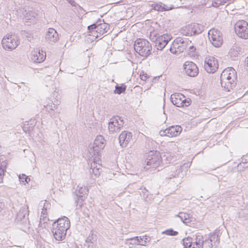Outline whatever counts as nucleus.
<instances>
[{
  "label": "nucleus",
  "instance_id": "obj_23",
  "mask_svg": "<svg viewBox=\"0 0 248 248\" xmlns=\"http://www.w3.org/2000/svg\"><path fill=\"white\" fill-rule=\"evenodd\" d=\"M45 38L49 43H55L59 40V35L55 29L49 28L46 34Z\"/></svg>",
  "mask_w": 248,
  "mask_h": 248
},
{
  "label": "nucleus",
  "instance_id": "obj_13",
  "mask_svg": "<svg viewBox=\"0 0 248 248\" xmlns=\"http://www.w3.org/2000/svg\"><path fill=\"white\" fill-rule=\"evenodd\" d=\"M204 67L207 72L215 73L218 68L217 59L213 56L206 57L204 60Z\"/></svg>",
  "mask_w": 248,
  "mask_h": 248
},
{
  "label": "nucleus",
  "instance_id": "obj_32",
  "mask_svg": "<svg viewBox=\"0 0 248 248\" xmlns=\"http://www.w3.org/2000/svg\"><path fill=\"white\" fill-rule=\"evenodd\" d=\"M161 155V161H166V163H170L173 159V156L170 153H165Z\"/></svg>",
  "mask_w": 248,
  "mask_h": 248
},
{
  "label": "nucleus",
  "instance_id": "obj_8",
  "mask_svg": "<svg viewBox=\"0 0 248 248\" xmlns=\"http://www.w3.org/2000/svg\"><path fill=\"white\" fill-rule=\"evenodd\" d=\"M88 29L89 31V32L91 33L90 35L97 38L107 32L109 27L107 24L103 23L98 25L93 24L89 26Z\"/></svg>",
  "mask_w": 248,
  "mask_h": 248
},
{
  "label": "nucleus",
  "instance_id": "obj_12",
  "mask_svg": "<svg viewBox=\"0 0 248 248\" xmlns=\"http://www.w3.org/2000/svg\"><path fill=\"white\" fill-rule=\"evenodd\" d=\"M50 204L46 201H42L39 203V207L41 208L42 211L40 216V221L39 226L41 227L46 228V223L49 220L47 217V210L50 209Z\"/></svg>",
  "mask_w": 248,
  "mask_h": 248
},
{
  "label": "nucleus",
  "instance_id": "obj_1",
  "mask_svg": "<svg viewBox=\"0 0 248 248\" xmlns=\"http://www.w3.org/2000/svg\"><path fill=\"white\" fill-rule=\"evenodd\" d=\"M236 82L237 73L232 67H228L221 73L220 83L224 90L230 92L235 88Z\"/></svg>",
  "mask_w": 248,
  "mask_h": 248
},
{
  "label": "nucleus",
  "instance_id": "obj_38",
  "mask_svg": "<svg viewBox=\"0 0 248 248\" xmlns=\"http://www.w3.org/2000/svg\"><path fill=\"white\" fill-rule=\"evenodd\" d=\"M78 192L77 194L78 195H83V197L85 198V195L88 193V189L85 186H78Z\"/></svg>",
  "mask_w": 248,
  "mask_h": 248
},
{
  "label": "nucleus",
  "instance_id": "obj_54",
  "mask_svg": "<svg viewBox=\"0 0 248 248\" xmlns=\"http://www.w3.org/2000/svg\"><path fill=\"white\" fill-rule=\"evenodd\" d=\"M188 47H189V51L191 52H193L195 50V48L193 46L189 45Z\"/></svg>",
  "mask_w": 248,
  "mask_h": 248
},
{
  "label": "nucleus",
  "instance_id": "obj_14",
  "mask_svg": "<svg viewBox=\"0 0 248 248\" xmlns=\"http://www.w3.org/2000/svg\"><path fill=\"white\" fill-rule=\"evenodd\" d=\"M124 124V120L119 116L112 117L108 123V129L111 133L119 132Z\"/></svg>",
  "mask_w": 248,
  "mask_h": 248
},
{
  "label": "nucleus",
  "instance_id": "obj_45",
  "mask_svg": "<svg viewBox=\"0 0 248 248\" xmlns=\"http://www.w3.org/2000/svg\"><path fill=\"white\" fill-rule=\"evenodd\" d=\"M162 233L170 236H175L178 233L177 231H175L172 229L167 230L163 232Z\"/></svg>",
  "mask_w": 248,
  "mask_h": 248
},
{
  "label": "nucleus",
  "instance_id": "obj_15",
  "mask_svg": "<svg viewBox=\"0 0 248 248\" xmlns=\"http://www.w3.org/2000/svg\"><path fill=\"white\" fill-rule=\"evenodd\" d=\"M204 30V26L197 23H192L186 26L183 33L186 36H192L201 33Z\"/></svg>",
  "mask_w": 248,
  "mask_h": 248
},
{
  "label": "nucleus",
  "instance_id": "obj_28",
  "mask_svg": "<svg viewBox=\"0 0 248 248\" xmlns=\"http://www.w3.org/2000/svg\"><path fill=\"white\" fill-rule=\"evenodd\" d=\"M176 216L179 217L181 221L185 224L189 223L192 221V217L189 214L184 212H180L179 214Z\"/></svg>",
  "mask_w": 248,
  "mask_h": 248
},
{
  "label": "nucleus",
  "instance_id": "obj_3",
  "mask_svg": "<svg viewBox=\"0 0 248 248\" xmlns=\"http://www.w3.org/2000/svg\"><path fill=\"white\" fill-rule=\"evenodd\" d=\"M146 160L142 163V170H155L161 162L160 153L156 151H150L145 155Z\"/></svg>",
  "mask_w": 248,
  "mask_h": 248
},
{
  "label": "nucleus",
  "instance_id": "obj_21",
  "mask_svg": "<svg viewBox=\"0 0 248 248\" xmlns=\"http://www.w3.org/2000/svg\"><path fill=\"white\" fill-rule=\"evenodd\" d=\"M170 35L163 34L157 37L155 39V46L158 50H162L170 40Z\"/></svg>",
  "mask_w": 248,
  "mask_h": 248
},
{
  "label": "nucleus",
  "instance_id": "obj_16",
  "mask_svg": "<svg viewBox=\"0 0 248 248\" xmlns=\"http://www.w3.org/2000/svg\"><path fill=\"white\" fill-rule=\"evenodd\" d=\"M184 70L186 74L190 77H195L199 73L198 67L192 62H185L184 64Z\"/></svg>",
  "mask_w": 248,
  "mask_h": 248
},
{
  "label": "nucleus",
  "instance_id": "obj_35",
  "mask_svg": "<svg viewBox=\"0 0 248 248\" xmlns=\"http://www.w3.org/2000/svg\"><path fill=\"white\" fill-rule=\"evenodd\" d=\"M151 76L148 75L147 74L145 73L143 71L140 72V80L143 81L142 83L140 82V85L144 86L145 84L146 86L147 83V81H150Z\"/></svg>",
  "mask_w": 248,
  "mask_h": 248
},
{
  "label": "nucleus",
  "instance_id": "obj_43",
  "mask_svg": "<svg viewBox=\"0 0 248 248\" xmlns=\"http://www.w3.org/2000/svg\"><path fill=\"white\" fill-rule=\"evenodd\" d=\"M228 0H214L212 5L215 7H217L220 5H224Z\"/></svg>",
  "mask_w": 248,
  "mask_h": 248
},
{
  "label": "nucleus",
  "instance_id": "obj_59",
  "mask_svg": "<svg viewBox=\"0 0 248 248\" xmlns=\"http://www.w3.org/2000/svg\"><path fill=\"white\" fill-rule=\"evenodd\" d=\"M140 90H141V91H142V90H143V88H142V87H140Z\"/></svg>",
  "mask_w": 248,
  "mask_h": 248
},
{
  "label": "nucleus",
  "instance_id": "obj_57",
  "mask_svg": "<svg viewBox=\"0 0 248 248\" xmlns=\"http://www.w3.org/2000/svg\"><path fill=\"white\" fill-rule=\"evenodd\" d=\"M245 63H246V68L247 69V71H248V57H247V60H246L245 61Z\"/></svg>",
  "mask_w": 248,
  "mask_h": 248
},
{
  "label": "nucleus",
  "instance_id": "obj_30",
  "mask_svg": "<svg viewBox=\"0 0 248 248\" xmlns=\"http://www.w3.org/2000/svg\"><path fill=\"white\" fill-rule=\"evenodd\" d=\"M141 8L140 11L143 12L144 15H145L153 9V3L151 4L148 2H144V3H142Z\"/></svg>",
  "mask_w": 248,
  "mask_h": 248
},
{
  "label": "nucleus",
  "instance_id": "obj_2",
  "mask_svg": "<svg viewBox=\"0 0 248 248\" xmlns=\"http://www.w3.org/2000/svg\"><path fill=\"white\" fill-rule=\"evenodd\" d=\"M52 226V232L55 239L62 241L65 238L66 232L70 227V222L67 217L64 216L58 218Z\"/></svg>",
  "mask_w": 248,
  "mask_h": 248
},
{
  "label": "nucleus",
  "instance_id": "obj_19",
  "mask_svg": "<svg viewBox=\"0 0 248 248\" xmlns=\"http://www.w3.org/2000/svg\"><path fill=\"white\" fill-rule=\"evenodd\" d=\"M93 161L91 162V169L90 170V172L92 174V177H93V174L95 177H98L101 171L102 168L101 165L99 163V158L97 157H93Z\"/></svg>",
  "mask_w": 248,
  "mask_h": 248
},
{
  "label": "nucleus",
  "instance_id": "obj_9",
  "mask_svg": "<svg viewBox=\"0 0 248 248\" xmlns=\"http://www.w3.org/2000/svg\"><path fill=\"white\" fill-rule=\"evenodd\" d=\"M208 38L212 45L216 47H220L223 43V37L221 31L214 28L211 29L208 32Z\"/></svg>",
  "mask_w": 248,
  "mask_h": 248
},
{
  "label": "nucleus",
  "instance_id": "obj_55",
  "mask_svg": "<svg viewBox=\"0 0 248 248\" xmlns=\"http://www.w3.org/2000/svg\"><path fill=\"white\" fill-rule=\"evenodd\" d=\"M241 162H243L245 164H248V160L245 158H242Z\"/></svg>",
  "mask_w": 248,
  "mask_h": 248
},
{
  "label": "nucleus",
  "instance_id": "obj_26",
  "mask_svg": "<svg viewBox=\"0 0 248 248\" xmlns=\"http://www.w3.org/2000/svg\"><path fill=\"white\" fill-rule=\"evenodd\" d=\"M167 128L168 137H176L180 135L182 130V128L179 125H173Z\"/></svg>",
  "mask_w": 248,
  "mask_h": 248
},
{
  "label": "nucleus",
  "instance_id": "obj_36",
  "mask_svg": "<svg viewBox=\"0 0 248 248\" xmlns=\"http://www.w3.org/2000/svg\"><path fill=\"white\" fill-rule=\"evenodd\" d=\"M159 78V76L155 77L154 78H152V77H151L150 81H147V84L144 87V89L145 90H147L150 89L151 86L153 85V83H155L156 82H157Z\"/></svg>",
  "mask_w": 248,
  "mask_h": 248
},
{
  "label": "nucleus",
  "instance_id": "obj_58",
  "mask_svg": "<svg viewBox=\"0 0 248 248\" xmlns=\"http://www.w3.org/2000/svg\"><path fill=\"white\" fill-rule=\"evenodd\" d=\"M150 21L149 20H146L145 24L148 25V28L150 27Z\"/></svg>",
  "mask_w": 248,
  "mask_h": 248
},
{
  "label": "nucleus",
  "instance_id": "obj_39",
  "mask_svg": "<svg viewBox=\"0 0 248 248\" xmlns=\"http://www.w3.org/2000/svg\"><path fill=\"white\" fill-rule=\"evenodd\" d=\"M59 103L60 101L57 100L56 101H54L52 103H51V105L47 104L46 106H44V107H46L47 110H53L57 108V106L59 105Z\"/></svg>",
  "mask_w": 248,
  "mask_h": 248
},
{
  "label": "nucleus",
  "instance_id": "obj_41",
  "mask_svg": "<svg viewBox=\"0 0 248 248\" xmlns=\"http://www.w3.org/2000/svg\"><path fill=\"white\" fill-rule=\"evenodd\" d=\"M126 90V86L124 84H122L121 86H116L114 93L120 94L124 92Z\"/></svg>",
  "mask_w": 248,
  "mask_h": 248
},
{
  "label": "nucleus",
  "instance_id": "obj_11",
  "mask_svg": "<svg viewBox=\"0 0 248 248\" xmlns=\"http://www.w3.org/2000/svg\"><path fill=\"white\" fill-rule=\"evenodd\" d=\"M234 30L236 34L240 38H248V23L245 20H239L235 24Z\"/></svg>",
  "mask_w": 248,
  "mask_h": 248
},
{
  "label": "nucleus",
  "instance_id": "obj_46",
  "mask_svg": "<svg viewBox=\"0 0 248 248\" xmlns=\"http://www.w3.org/2000/svg\"><path fill=\"white\" fill-rule=\"evenodd\" d=\"M203 242L206 248H211L213 246V243L210 241V239L208 237L203 240Z\"/></svg>",
  "mask_w": 248,
  "mask_h": 248
},
{
  "label": "nucleus",
  "instance_id": "obj_37",
  "mask_svg": "<svg viewBox=\"0 0 248 248\" xmlns=\"http://www.w3.org/2000/svg\"><path fill=\"white\" fill-rule=\"evenodd\" d=\"M208 238L212 243H219V239L218 238V234L217 233V232H214L212 233H210L209 235Z\"/></svg>",
  "mask_w": 248,
  "mask_h": 248
},
{
  "label": "nucleus",
  "instance_id": "obj_17",
  "mask_svg": "<svg viewBox=\"0 0 248 248\" xmlns=\"http://www.w3.org/2000/svg\"><path fill=\"white\" fill-rule=\"evenodd\" d=\"M28 212V206L27 205L23 206L17 214L16 218L17 222L27 226L29 223Z\"/></svg>",
  "mask_w": 248,
  "mask_h": 248
},
{
  "label": "nucleus",
  "instance_id": "obj_22",
  "mask_svg": "<svg viewBox=\"0 0 248 248\" xmlns=\"http://www.w3.org/2000/svg\"><path fill=\"white\" fill-rule=\"evenodd\" d=\"M193 247L192 248H203L204 242L203 235L200 232L196 233L192 237Z\"/></svg>",
  "mask_w": 248,
  "mask_h": 248
},
{
  "label": "nucleus",
  "instance_id": "obj_25",
  "mask_svg": "<svg viewBox=\"0 0 248 248\" xmlns=\"http://www.w3.org/2000/svg\"><path fill=\"white\" fill-rule=\"evenodd\" d=\"M153 10L158 12H164L174 8L173 5H167L162 2L153 3Z\"/></svg>",
  "mask_w": 248,
  "mask_h": 248
},
{
  "label": "nucleus",
  "instance_id": "obj_20",
  "mask_svg": "<svg viewBox=\"0 0 248 248\" xmlns=\"http://www.w3.org/2000/svg\"><path fill=\"white\" fill-rule=\"evenodd\" d=\"M46 57V54L43 50H40L39 48L33 49L31 55V59L34 62L40 63L43 62Z\"/></svg>",
  "mask_w": 248,
  "mask_h": 248
},
{
  "label": "nucleus",
  "instance_id": "obj_6",
  "mask_svg": "<svg viewBox=\"0 0 248 248\" xmlns=\"http://www.w3.org/2000/svg\"><path fill=\"white\" fill-rule=\"evenodd\" d=\"M105 146V140L104 138L99 135L96 137L93 144L89 146V156L92 159V157H97L99 156V152L103 149Z\"/></svg>",
  "mask_w": 248,
  "mask_h": 248
},
{
  "label": "nucleus",
  "instance_id": "obj_24",
  "mask_svg": "<svg viewBox=\"0 0 248 248\" xmlns=\"http://www.w3.org/2000/svg\"><path fill=\"white\" fill-rule=\"evenodd\" d=\"M132 138V134L128 131H123L119 136V140L121 146L125 147Z\"/></svg>",
  "mask_w": 248,
  "mask_h": 248
},
{
  "label": "nucleus",
  "instance_id": "obj_40",
  "mask_svg": "<svg viewBox=\"0 0 248 248\" xmlns=\"http://www.w3.org/2000/svg\"><path fill=\"white\" fill-rule=\"evenodd\" d=\"M150 237L147 235H140V246H146L149 243Z\"/></svg>",
  "mask_w": 248,
  "mask_h": 248
},
{
  "label": "nucleus",
  "instance_id": "obj_33",
  "mask_svg": "<svg viewBox=\"0 0 248 248\" xmlns=\"http://www.w3.org/2000/svg\"><path fill=\"white\" fill-rule=\"evenodd\" d=\"M182 241L184 248H192V247H193L192 237L188 236L186 238L183 239Z\"/></svg>",
  "mask_w": 248,
  "mask_h": 248
},
{
  "label": "nucleus",
  "instance_id": "obj_51",
  "mask_svg": "<svg viewBox=\"0 0 248 248\" xmlns=\"http://www.w3.org/2000/svg\"><path fill=\"white\" fill-rule=\"evenodd\" d=\"M5 168L0 169V183L2 182Z\"/></svg>",
  "mask_w": 248,
  "mask_h": 248
},
{
  "label": "nucleus",
  "instance_id": "obj_44",
  "mask_svg": "<svg viewBox=\"0 0 248 248\" xmlns=\"http://www.w3.org/2000/svg\"><path fill=\"white\" fill-rule=\"evenodd\" d=\"M127 243L132 245H139L140 241L138 236H136L133 238L128 239L127 240Z\"/></svg>",
  "mask_w": 248,
  "mask_h": 248
},
{
  "label": "nucleus",
  "instance_id": "obj_50",
  "mask_svg": "<svg viewBox=\"0 0 248 248\" xmlns=\"http://www.w3.org/2000/svg\"><path fill=\"white\" fill-rule=\"evenodd\" d=\"M6 165L7 163L4 158L0 156V169L6 168Z\"/></svg>",
  "mask_w": 248,
  "mask_h": 248
},
{
  "label": "nucleus",
  "instance_id": "obj_42",
  "mask_svg": "<svg viewBox=\"0 0 248 248\" xmlns=\"http://www.w3.org/2000/svg\"><path fill=\"white\" fill-rule=\"evenodd\" d=\"M18 178L20 182L24 185L28 183V182L30 181V178L24 174H20Z\"/></svg>",
  "mask_w": 248,
  "mask_h": 248
},
{
  "label": "nucleus",
  "instance_id": "obj_10",
  "mask_svg": "<svg viewBox=\"0 0 248 248\" xmlns=\"http://www.w3.org/2000/svg\"><path fill=\"white\" fill-rule=\"evenodd\" d=\"M170 100L172 103L177 107H188L191 103L190 99H186L183 94L180 93L171 94Z\"/></svg>",
  "mask_w": 248,
  "mask_h": 248
},
{
  "label": "nucleus",
  "instance_id": "obj_18",
  "mask_svg": "<svg viewBox=\"0 0 248 248\" xmlns=\"http://www.w3.org/2000/svg\"><path fill=\"white\" fill-rule=\"evenodd\" d=\"M152 46L146 40L140 38V57H143L144 60L151 54Z\"/></svg>",
  "mask_w": 248,
  "mask_h": 248
},
{
  "label": "nucleus",
  "instance_id": "obj_29",
  "mask_svg": "<svg viewBox=\"0 0 248 248\" xmlns=\"http://www.w3.org/2000/svg\"><path fill=\"white\" fill-rule=\"evenodd\" d=\"M36 14L32 11H29L24 15V19L27 22H29L30 23H34L35 22Z\"/></svg>",
  "mask_w": 248,
  "mask_h": 248
},
{
  "label": "nucleus",
  "instance_id": "obj_48",
  "mask_svg": "<svg viewBox=\"0 0 248 248\" xmlns=\"http://www.w3.org/2000/svg\"><path fill=\"white\" fill-rule=\"evenodd\" d=\"M140 139L142 140H145L148 143V146L150 147V144L151 143L152 144V141L153 140L144 134H142L141 135H140Z\"/></svg>",
  "mask_w": 248,
  "mask_h": 248
},
{
  "label": "nucleus",
  "instance_id": "obj_5",
  "mask_svg": "<svg viewBox=\"0 0 248 248\" xmlns=\"http://www.w3.org/2000/svg\"><path fill=\"white\" fill-rule=\"evenodd\" d=\"M191 42L187 39L177 38L172 43L170 50L173 54L180 53L183 52L189 45H191Z\"/></svg>",
  "mask_w": 248,
  "mask_h": 248
},
{
  "label": "nucleus",
  "instance_id": "obj_53",
  "mask_svg": "<svg viewBox=\"0 0 248 248\" xmlns=\"http://www.w3.org/2000/svg\"><path fill=\"white\" fill-rule=\"evenodd\" d=\"M159 135L161 136H168L167 128L165 130H161L159 131Z\"/></svg>",
  "mask_w": 248,
  "mask_h": 248
},
{
  "label": "nucleus",
  "instance_id": "obj_4",
  "mask_svg": "<svg viewBox=\"0 0 248 248\" xmlns=\"http://www.w3.org/2000/svg\"><path fill=\"white\" fill-rule=\"evenodd\" d=\"M190 164L189 163H185L183 165H177L176 166H172L169 167L164 170L166 175V178L171 179L172 178H182L184 174L183 172V169L185 168H189Z\"/></svg>",
  "mask_w": 248,
  "mask_h": 248
},
{
  "label": "nucleus",
  "instance_id": "obj_56",
  "mask_svg": "<svg viewBox=\"0 0 248 248\" xmlns=\"http://www.w3.org/2000/svg\"><path fill=\"white\" fill-rule=\"evenodd\" d=\"M4 206V204L0 201V212L3 208Z\"/></svg>",
  "mask_w": 248,
  "mask_h": 248
},
{
  "label": "nucleus",
  "instance_id": "obj_7",
  "mask_svg": "<svg viewBox=\"0 0 248 248\" xmlns=\"http://www.w3.org/2000/svg\"><path fill=\"white\" fill-rule=\"evenodd\" d=\"M19 43L18 37L14 34H7L1 41L2 47L8 51H12L16 48Z\"/></svg>",
  "mask_w": 248,
  "mask_h": 248
},
{
  "label": "nucleus",
  "instance_id": "obj_47",
  "mask_svg": "<svg viewBox=\"0 0 248 248\" xmlns=\"http://www.w3.org/2000/svg\"><path fill=\"white\" fill-rule=\"evenodd\" d=\"M134 50L137 53L140 55V38L137 39L135 42Z\"/></svg>",
  "mask_w": 248,
  "mask_h": 248
},
{
  "label": "nucleus",
  "instance_id": "obj_52",
  "mask_svg": "<svg viewBox=\"0 0 248 248\" xmlns=\"http://www.w3.org/2000/svg\"><path fill=\"white\" fill-rule=\"evenodd\" d=\"M28 125H29V124H28L27 125L24 124V126L23 127V130L25 132H27V131L29 132L31 130H32L33 129V126H29V127H27V126Z\"/></svg>",
  "mask_w": 248,
  "mask_h": 248
},
{
  "label": "nucleus",
  "instance_id": "obj_27",
  "mask_svg": "<svg viewBox=\"0 0 248 248\" xmlns=\"http://www.w3.org/2000/svg\"><path fill=\"white\" fill-rule=\"evenodd\" d=\"M140 190H142V202H144L142 204L146 206L152 202L153 200V195L145 187L143 189L140 187Z\"/></svg>",
  "mask_w": 248,
  "mask_h": 248
},
{
  "label": "nucleus",
  "instance_id": "obj_60",
  "mask_svg": "<svg viewBox=\"0 0 248 248\" xmlns=\"http://www.w3.org/2000/svg\"><path fill=\"white\" fill-rule=\"evenodd\" d=\"M143 25H144V23H142V25H143V26L142 27V28L143 27Z\"/></svg>",
  "mask_w": 248,
  "mask_h": 248
},
{
  "label": "nucleus",
  "instance_id": "obj_49",
  "mask_svg": "<svg viewBox=\"0 0 248 248\" xmlns=\"http://www.w3.org/2000/svg\"><path fill=\"white\" fill-rule=\"evenodd\" d=\"M248 167V164H245L243 162H240L237 165L238 170L240 171L243 170L244 169Z\"/></svg>",
  "mask_w": 248,
  "mask_h": 248
},
{
  "label": "nucleus",
  "instance_id": "obj_34",
  "mask_svg": "<svg viewBox=\"0 0 248 248\" xmlns=\"http://www.w3.org/2000/svg\"><path fill=\"white\" fill-rule=\"evenodd\" d=\"M76 197L75 204L77 207V209H79L81 207L82 202L85 198L83 197V195H78V194H76Z\"/></svg>",
  "mask_w": 248,
  "mask_h": 248
},
{
  "label": "nucleus",
  "instance_id": "obj_31",
  "mask_svg": "<svg viewBox=\"0 0 248 248\" xmlns=\"http://www.w3.org/2000/svg\"><path fill=\"white\" fill-rule=\"evenodd\" d=\"M241 48L237 46H233L230 50L229 54L232 58H235L239 54Z\"/></svg>",
  "mask_w": 248,
  "mask_h": 248
}]
</instances>
